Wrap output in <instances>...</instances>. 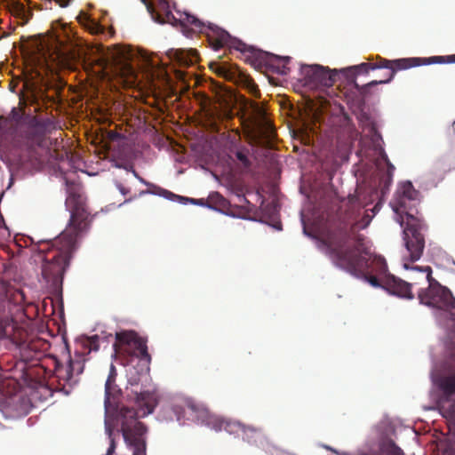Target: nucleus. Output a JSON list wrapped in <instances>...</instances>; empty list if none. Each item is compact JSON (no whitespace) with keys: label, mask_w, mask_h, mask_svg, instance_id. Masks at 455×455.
Instances as JSON below:
<instances>
[{"label":"nucleus","mask_w":455,"mask_h":455,"mask_svg":"<svg viewBox=\"0 0 455 455\" xmlns=\"http://www.w3.org/2000/svg\"><path fill=\"white\" fill-rule=\"evenodd\" d=\"M362 203L355 195H349L342 203L337 213V227L325 241L327 254L337 267L351 275L357 277L363 274L383 276L384 289L387 291L413 299L411 286L419 283H408L387 273L385 259L370 252L366 238L359 231L369 226L371 217L362 212Z\"/></svg>","instance_id":"obj_1"},{"label":"nucleus","mask_w":455,"mask_h":455,"mask_svg":"<svg viewBox=\"0 0 455 455\" xmlns=\"http://www.w3.org/2000/svg\"><path fill=\"white\" fill-rule=\"evenodd\" d=\"M66 185L68 196L65 204L70 212L68 225L53 242L45 244L46 249H42L46 251L42 275L55 295L61 294L63 276L72 254L77 248V240L90 226V213L76 184L67 180Z\"/></svg>","instance_id":"obj_2"},{"label":"nucleus","mask_w":455,"mask_h":455,"mask_svg":"<svg viewBox=\"0 0 455 455\" xmlns=\"http://www.w3.org/2000/svg\"><path fill=\"white\" fill-rule=\"evenodd\" d=\"M116 369L111 363L105 383V429L110 440L109 447L105 455L115 454L116 442L113 437L115 428L122 433L125 443L133 449L134 455H145L148 430L146 426L138 419L153 412L152 395L148 391L134 392L133 398L140 408L139 410L124 405L113 407L110 399L116 398L121 393V389L116 385Z\"/></svg>","instance_id":"obj_3"},{"label":"nucleus","mask_w":455,"mask_h":455,"mask_svg":"<svg viewBox=\"0 0 455 455\" xmlns=\"http://www.w3.org/2000/svg\"><path fill=\"white\" fill-rule=\"evenodd\" d=\"M454 333L443 357L435 362L430 372L439 411L447 420L451 433L443 455H455V318Z\"/></svg>","instance_id":"obj_4"},{"label":"nucleus","mask_w":455,"mask_h":455,"mask_svg":"<svg viewBox=\"0 0 455 455\" xmlns=\"http://www.w3.org/2000/svg\"><path fill=\"white\" fill-rule=\"evenodd\" d=\"M445 62L443 56H433L429 58H404L395 60H389L380 56L376 57V60L372 62H363L359 65L353 66L349 71H353V76L358 74H368L370 70L379 68L387 69V76L384 79L373 80L364 85H359L355 83V87L360 94L366 96L369 92V88L377 84H387L395 76L398 70L407 69L413 67L430 64H443Z\"/></svg>","instance_id":"obj_5"},{"label":"nucleus","mask_w":455,"mask_h":455,"mask_svg":"<svg viewBox=\"0 0 455 455\" xmlns=\"http://www.w3.org/2000/svg\"><path fill=\"white\" fill-rule=\"evenodd\" d=\"M415 271L426 274L425 280L428 286L426 289H420L418 292V299L421 304L435 308L449 311L451 315H455V298L451 291L432 276V268L429 266L413 267Z\"/></svg>","instance_id":"obj_6"},{"label":"nucleus","mask_w":455,"mask_h":455,"mask_svg":"<svg viewBox=\"0 0 455 455\" xmlns=\"http://www.w3.org/2000/svg\"><path fill=\"white\" fill-rule=\"evenodd\" d=\"M427 229V225L423 219L413 214L406 212V226L403 229V241L407 251V255L403 256V267L411 269L410 262L419 260L425 249V236L423 231Z\"/></svg>","instance_id":"obj_7"},{"label":"nucleus","mask_w":455,"mask_h":455,"mask_svg":"<svg viewBox=\"0 0 455 455\" xmlns=\"http://www.w3.org/2000/svg\"><path fill=\"white\" fill-rule=\"evenodd\" d=\"M116 355L124 357H137L150 363L151 356L148 352L146 340L134 331H122L116 333V341L113 344Z\"/></svg>","instance_id":"obj_8"},{"label":"nucleus","mask_w":455,"mask_h":455,"mask_svg":"<svg viewBox=\"0 0 455 455\" xmlns=\"http://www.w3.org/2000/svg\"><path fill=\"white\" fill-rule=\"evenodd\" d=\"M208 42L214 50L228 47L243 53H248L247 58L251 59L252 61L255 60L261 63L264 57H266L262 51L256 50L251 46L246 45L242 41L232 37L228 31L219 26L210 27Z\"/></svg>","instance_id":"obj_9"},{"label":"nucleus","mask_w":455,"mask_h":455,"mask_svg":"<svg viewBox=\"0 0 455 455\" xmlns=\"http://www.w3.org/2000/svg\"><path fill=\"white\" fill-rule=\"evenodd\" d=\"M187 407L191 412L196 414V418L198 420H201L203 423L211 426L216 431L225 430L228 433L233 435L246 434L247 432L255 431L254 427H246L238 421L226 419L215 415H212L206 409L196 404L194 402H188Z\"/></svg>","instance_id":"obj_10"},{"label":"nucleus","mask_w":455,"mask_h":455,"mask_svg":"<svg viewBox=\"0 0 455 455\" xmlns=\"http://www.w3.org/2000/svg\"><path fill=\"white\" fill-rule=\"evenodd\" d=\"M209 67L219 76L233 82L236 85L245 89L253 97H260V91L254 80L237 65L228 64L226 62H211Z\"/></svg>","instance_id":"obj_11"},{"label":"nucleus","mask_w":455,"mask_h":455,"mask_svg":"<svg viewBox=\"0 0 455 455\" xmlns=\"http://www.w3.org/2000/svg\"><path fill=\"white\" fill-rule=\"evenodd\" d=\"M304 85L312 90L331 87L336 81V73L320 65H303L300 68Z\"/></svg>","instance_id":"obj_12"},{"label":"nucleus","mask_w":455,"mask_h":455,"mask_svg":"<svg viewBox=\"0 0 455 455\" xmlns=\"http://www.w3.org/2000/svg\"><path fill=\"white\" fill-rule=\"evenodd\" d=\"M130 58V52L126 48L116 45L108 49L105 61L107 65L113 66L121 76L129 79L134 77V69L129 63Z\"/></svg>","instance_id":"obj_13"},{"label":"nucleus","mask_w":455,"mask_h":455,"mask_svg":"<svg viewBox=\"0 0 455 455\" xmlns=\"http://www.w3.org/2000/svg\"><path fill=\"white\" fill-rule=\"evenodd\" d=\"M180 24L182 28L183 33L189 36L190 33H202L205 34L206 37L208 38V34L210 31V27H216L217 25L212 23H204L198 18H196L194 15H191L189 13L184 12L183 14H180V17L177 19L176 21H174L173 25Z\"/></svg>","instance_id":"obj_14"},{"label":"nucleus","mask_w":455,"mask_h":455,"mask_svg":"<svg viewBox=\"0 0 455 455\" xmlns=\"http://www.w3.org/2000/svg\"><path fill=\"white\" fill-rule=\"evenodd\" d=\"M146 5L148 12L150 13L152 19L161 24L171 23L174 24L177 19L174 17L170 10V6L167 1L159 0L157 4L155 5L148 0H141Z\"/></svg>","instance_id":"obj_15"},{"label":"nucleus","mask_w":455,"mask_h":455,"mask_svg":"<svg viewBox=\"0 0 455 455\" xmlns=\"http://www.w3.org/2000/svg\"><path fill=\"white\" fill-rule=\"evenodd\" d=\"M47 347L48 344L41 339L24 342L20 347L21 357L24 361L39 360Z\"/></svg>","instance_id":"obj_16"},{"label":"nucleus","mask_w":455,"mask_h":455,"mask_svg":"<svg viewBox=\"0 0 455 455\" xmlns=\"http://www.w3.org/2000/svg\"><path fill=\"white\" fill-rule=\"evenodd\" d=\"M354 455H404L403 451L391 440L383 441L378 449L363 448Z\"/></svg>","instance_id":"obj_17"},{"label":"nucleus","mask_w":455,"mask_h":455,"mask_svg":"<svg viewBox=\"0 0 455 455\" xmlns=\"http://www.w3.org/2000/svg\"><path fill=\"white\" fill-rule=\"evenodd\" d=\"M167 56L180 67H188L194 64L197 52L194 49H171L167 52Z\"/></svg>","instance_id":"obj_18"},{"label":"nucleus","mask_w":455,"mask_h":455,"mask_svg":"<svg viewBox=\"0 0 455 455\" xmlns=\"http://www.w3.org/2000/svg\"><path fill=\"white\" fill-rule=\"evenodd\" d=\"M398 205L402 213L406 215V212H412V209L407 211L408 202H415L418 198L419 192L413 188L411 181H406L402 184L399 190Z\"/></svg>","instance_id":"obj_19"},{"label":"nucleus","mask_w":455,"mask_h":455,"mask_svg":"<svg viewBox=\"0 0 455 455\" xmlns=\"http://www.w3.org/2000/svg\"><path fill=\"white\" fill-rule=\"evenodd\" d=\"M10 303L5 299H0V339L9 337L13 326L9 315Z\"/></svg>","instance_id":"obj_20"},{"label":"nucleus","mask_w":455,"mask_h":455,"mask_svg":"<svg viewBox=\"0 0 455 455\" xmlns=\"http://www.w3.org/2000/svg\"><path fill=\"white\" fill-rule=\"evenodd\" d=\"M55 376L59 379L60 385H62L63 387L67 385L71 387L78 381L76 378H73L68 365L64 367L63 365L57 363L55 367Z\"/></svg>","instance_id":"obj_21"},{"label":"nucleus","mask_w":455,"mask_h":455,"mask_svg":"<svg viewBox=\"0 0 455 455\" xmlns=\"http://www.w3.org/2000/svg\"><path fill=\"white\" fill-rule=\"evenodd\" d=\"M84 355L78 352L75 353L74 358H69L68 365L73 378L78 377L84 371Z\"/></svg>","instance_id":"obj_22"},{"label":"nucleus","mask_w":455,"mask_h":455,"mask_svg":"<svg viewBox=\"0 0 455 455\" xmlns=\"http://www.w3.org/2000/svg\"><path fill=\"white\" fill-rule=\"evenodd\" d=\"M270 60L273 62H278L275 72L280 75H287L290 68H288V62L290 61L289 57L272 56Z\"/></svg>","instance_id":"obj_23"},{"label":"nucleus","mask_w":455,"mask_h":455,"mask_svg":"<svg viewBox=\"0 0 455 455\" xmlns=\"http://www.w3.org/2000/svg\"><path fill=\"white\" fill-rule=\"evenodd\" d=\"M85 28L91 33L94 35L103 34L105 28L102 25L97 22L94 20L88 19L84 24Z\"/></svg>","instance_id":"obj_24"},{"label":"nucleus","mask_w":455,"mask_h":455,"mask_svg":"<svg viewBox=\"0 0 455 455\" xmlns=\"http://www.w3.org/2000/svg\"><path fill=\"white\" fill-rule=\"evenodd\" d=\"M248 154L249 150L244 147L240 148L235 152L236 159L242 164V165L244 168H248L251 166V161L249 160Z\"/></svg>","instance_id":"obj_25"},{"label":"nucleus","mask_w":455,"mask_h":455,"mask_svg":"<svg viewBox=\"0 0 455 455\" xmlns=\"http://www.w3.org/2000/svg\"><path fill=\"white\" fill-rule=\"evenodd\" d=\"M209 200L215 207L225 208L228 204V201L218 192L211 194Z\"/></svg>","instance_id":"obj_26"},{"label":"nucleus","mask_w":455,"mask_h":455,"mask_svg":"<svg viewBox=\"0 0 455 455\" xmlns=\"http://www.w3.org/2000/svg\"><path fill=\"white\" fill-rule=\"evenodd\" d=\"M359 276H363L372 286L374 287H383V276L380 277L375 274H363Z\"/></svg>","instance_id":"obj_27"},{"label":"nucleus","mask_w":455,"mask_h":455,"mask_svg":"<svg viewBox=\"0 0 455 455\" xmlns=\"http://www.w3.org/2000/svg\"><path fill=\"white\" fill-rule=\"evenodd\" d=\"M265 54H266V57H264V59L262 60V62L259 63V61H256L255 60H253V65L255 66H262V65H266V66H269L271 67L275 71L276 70V66L278 65V62H273L270 60V57H272L273 55L271 54H268L267 52H263Z\"/></svg>","instance_id":"obj_28"},{"label":"nucleus","mask_w":455,"mask_h":455,"mask_svg":"<svg viewBox=\"0 0 455 455\" xmlns=\"http://www.w3.org/2000/svg\"><path fill=\"white\" fill-rule=\"evenodd\" d=\"M10 124H11V121L8 118H6L4 116L0 117V133H1V135L6 132V130L10 127Z\"/></svg>","instance_id":"obj_29"},{"label":"nucleus","mask_w":455,"mask_h":455,"mask_svg":"<svg viewBox=\"0 0 455 455\" xmlns=\"http://www.w3.org/2000/svg\"><path fill=\"white\" fill-rule=\"evenodd\" d=\"M250 107L252 108L253 112L257 115H263V109L259 106V104L252 100H246Z\"/></svg>","instance_id":"obj_30"},{"label":"nucleus","mask_w":455,"mask_h":455,"mask_svg":"<svg viewBox=\"0 0 455 455\" xmlns=\"http://www.w3.org/2000/svg\"><path fill=\"white\" fill-rule=\"evenodd\" d=\"M98 341H99L98 336H93L88 340L90 351L91 350H98V348H99Z\"/></svg>","instance_id":"obj_31"},{"label":"nucleus","mask_w":455,"mask_h":455,"mask_svg":"<svg viewBox=\"0 0 455 455\" xmlns=\"http://www.w3.org/2000/svg\"><path fill=\"white\" fill-rule=\"evenodd\" d=\"M448 160L450 161L448 164L449 170H455V150L449 156Z\"/></svg>","instance_id":"obj_32"},{"label":"nucleus","mask_w":455,"mask_h":455,"mask_svg":"<svg viewBox=\"0 0 455 455\" xmlns=\"http://www.w3.org/2000/svg\"><path fill=\"white\" fill-rule=\"evenodd\" d=\"M382 157H383V159H384V160L387 162V166H388V172H393V171L395 170V167H394V165L389 162V160H388V158H387V155H386L385 153L383 154V156H382Z\"/></svg>","instance_id":"obj_33"},{"label":"nucleus","mask_w":455,"mask_h":455,"mask_svg":"<svg viewBox=\"0 0 455 455\" xmlns=\"http://www.w3.org/2000/svg\"><path fill=\"white\" fill-rule=\"evenodd\" d=\"M445 62L444 63H452L455 62V54L449 55V56H443Z\"/></svg>","instance_id":"obj_34"},{"label":"nucleus","mask_w":455,"mask_h":455,"mask_svg":"<svg viewBox=\"0 0 455 455\" xmlns=\"http://www.w3.org/2000/svg\"><path fill=\"white\" fill-rule=\"evenodd\" d=\"M55 1L61 7L68 6L70 2V0H55Z\"/></svg>","instance_id":"obj_35"},{"label":"nucleus","mask_w":455,"mask_h":455,"mask_svg":"<svg viewBox=\"0 0 455 455\" xmlns=\"http://www.w3.org/2000/svg\"><path fill=\"white\" fill-rule=\"evenodd\" d=\"M56 54H57V58H58V59H62V60H64L66 59V53H65V52H62V51H60H60H58V52H56Z\"/></svg>","instance_id":"obj_36"},{"label":"nucleus","mask_w":455,"mask_h":455,"mask_svg":"<svg viewBox=\"0 0 455 455\" xmlns=\"http://www.w3.org/2000/svg\"><path fill=\"white\" fill-rule=\"evenodd\" d=\"M119 190L123 195H126L129 192V190L122 185L119 186Z\"/></svg>","instance_id":"obj_37"},{"label":"nucleus","mask_w":455,"mask_h":455,"mask_svg":"<svg viewBox=\"0 0 455 455\" xmlns=\"http://www.w3.org/2000/svg\"><path fill=\"white\" fill-rule=\"evenodd\" d=\"M127 447L132 451V455H134V451H133V449H132L127 443H126ZM145 455H147V446L145 447Z\"/></svg>","instance_id":"obj_38"},{"label":"nucleus","mask_w":455,"mask_h":455,"mask_svg":"<svg viewBox=\"0 0 455 455\" xmlns=\"http://www.w3.org/2000/svg\"><path fill=\"white\" fill-rule=\"evenodd\" d=\"M13 4H16L18 7L20 6L19 0H12Z\"/></svg>","instance_id":"obj_39"},{"label":"nucleus","mask_w":455,"mask_h":455,"mask_svg":"<svg viewBox=\"0 0 455 455\" xmlns=\"http://www.w3.org/2000/svg\"><path fill=\"white\" fill-rule=\"evenodd\" d=\"M387 69H386V72L384 74H382V76L380 79H384L387 76Z\"/></svg>","instance_id":"obj_40"}]
</instances>
